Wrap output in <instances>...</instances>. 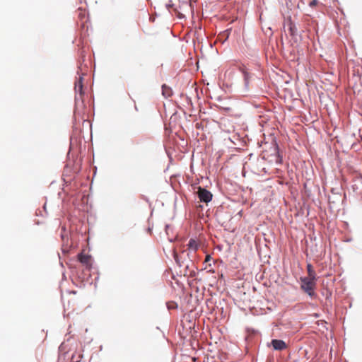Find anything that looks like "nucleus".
<instances>
[{"label":"nucleus","instance_id":"nucleus-1","mask_svg":"<svg viewBox=\"0 0 362 362\" xmlns=\"http://www.w3.org/2000/svg\"><path fill=\"white\" fill-rule=\"evenodd\" d=\"M301 285L300 288L305 293H306L310 298H314L316 294L315 293V288L316 286V281L311 280L307 278H300Z\"/></svg>","mask_w":362,"mask_h":362},{"label":"nucleus","instance_id":"nucleus-2","mask_svg":"<svg viewBox=\"0 0 362 362\" xmlns=\"http://www.w3.org/2000/svg\"><path fill=\"white\" fill-rule=\"evenodd\" d=\"M197 194L200 201L205 203L209 202L213 197L212 194L209 190L202 187H198Z\"/></svg>","mask_w":362,"mask_h":362},{"label":"nucleus","instance_id":"nucleus-3","mask_svg":"<svg viewBox=\"0 0 362 362\" xmlns=\"http://www.w3.org/2000/svg\"><path fill=\"white\" fill-rule=\"evenodd\" d=\"M78 261L87 267H91V257L83 252L78 255Z\"/></svg>","mask_w":362,"mask_h":362},{"label":"nucleus","instance_id":"nucleus-4","mask_svg":"<svg viewBox=\"0 0 362 362\" xmlns=\"http://www.w3.org/2000/svg\"><path fill=\"white\" fill-rule=\"evenodd\" d=\"M82 78L80 77L78 81L76 83L74 90L76 93V98H77L78 95H79L80 98H81L83 94V83H82Z\"/></svg>","mask_w":362,"mask_h":362},{"label":"nucleus","instance_id":"nucleus-5","mask_svg":"<svg viewBox=\"0 0 362 362\" xmlns=\"http://www.w3.org/2000/svg\"><path fill=\"white\" fill-rule=\"evenodd\" d=\"M272 345L275 350H283L286 348V343L279 339H273L272 341Z\"/></svg>","mask_w":362,"mask_h":362},{"label":"nucleus","instance_id":"nucleus-6","mask_svg":"<svg viewBox=\"0 0 362 362\" xmlns=\"http://www.w3.org/2000/svg\"><path fill=\"white\" fill-rule=\"evenodd\" d=\"M307 271H308V276L307 279H310L311 280H317L316 273L310 264H307Z\"/></svg>","mask_w":362,"mask_h":362},{"label":"nucleus","instance_id":"nucleus-7","mask_svg":"<svg viewBox=\"0 0 362 362\" xmlns=\"http://www.w3.org/2000/svg\"><path fill=\"white\" fill-rule=\"evenodd\" d=\"M162 95L166 98H170L173 95V90L169 86L163 84L162 86Z\"/></svg>","mask_w":362,"mask_h":362},{"label":"nucleus","instance_id":"nucleus-8","mask_svg":"<svg viewBox=\"0 0 362 362\" xmlns=\"http://www.w3.org/2000/svg\"><path fill=\"white\" fill-rule=\"evenodd\" d=\"M187 246L189 249L193 251H197L199 248V245L197 243V241L195 240L194 239H190L187 244Z\"/></svg>","mask_w":362,"mask_h":362},{"label":"nucleus","instance_id":"nucleus-9","mask_svg":"<svg viewBox=\"0 0 362 362\" xmlns=\"http://www.w3.org/2000/svg\"><path fill=\"white\" fill-rule=\"evenodd\" d=\"M318 4V1L317 0H312L310 3H309V6L310 7H314L315 6H317Z\"/></svg>","mask_w":362,"mask_h":362},{"label":"nucleus","instance_id":"nucleus-10","mask_svg":"<svg viewBox=\"0 0 362 362\" xmlns=\"http://www.w3.org/2000/svg\"><path fill=\"white\" fill-rule=\"evenodd\" d=\"M244 78H245V83H247V81L249 78V76H248L247 73H246V72L244 73Z\"/></svg>","mask_w":362,"mask_h":362},{"label":"nucleus","instance_id":"nucleus-11","mask_svg":"<svg viewBox=\"0 0 362 362\" xmlns=\"http://www.w3.org/2000/svg\"><path fill=\"white\" fill-rule=\"evenodd\" d=\"M331 293L329 291L327 292V298H329L331 296Z\"/></svg>","mask_w":362,"mask_h":362},{"label":"nucleus","instance_id":"nucleus-12","mask_svg":"<svg viewBox=\"0 0 362 362\" xmlns=\"http://www.w3.org/2000/svg\"><path fill=\"white\" fill-rule=\"evenodd\" d=\"M210 258V256L209 255H207L206 257V261H208Z\"/></svg>","mask_w":362,"mask_h":362}]
</instances>
